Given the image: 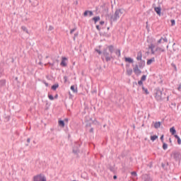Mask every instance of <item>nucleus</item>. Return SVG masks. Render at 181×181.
Returning <instances> with one entry per match:
<instances>
[{
    "label": "nucleus",
    "instance_id": "f257e3e1",
    "mask_svg": "<svg viewBox=\"0 0 181 181\" xmlns=\"http://www.w3.org/2000/svg\"><path fill=\"white\" fill-rule=\"evenodd\" d=\"M101 47H103V45H99L98 48H95V52H96L99 56H101L103 61H104L105 59V62L108 63L109 62H111V60H115V56L112 55V54L115 52V47L113 45H106L104 46L102 50Z\"/></svg>",
    "mask_w": 181,
    "mask_h": 181
},
{
    "label": "nucleus",
    "instance_id": "f03ea898",
    "mask_svg": "<svg viewBox=\"0 0 181 181\" xmlns=\"http://www.w3.org/2000/svg\"><path fill=\"white\" fill-rule=\"evenodd\" d=\"M146 66L145 60L141 59L139 61L138 64H136L133 68V71L136 76H141L142 74V69H144Z\"/></svg>",
    "mask_w": 181,
    "mask_h": 181
},
{
    "label": "nucleus",
    "instance_id": "7ed1b4c3",
    "mask_svg": "<svg viewBox=\"0 0 181 181\" xmlns=\"http://www.w3.org/2000/svg\"><path fill=\"white\" fill-rule=\"evenodd\" d=\"M152 8H153L154 11L158 16H163V14L162 13V7H160V5L156 6V4H153Z\"/></svg>",
    "mask_w": 181,
    "mask_h": 181
},
{
    "label": "nucleus",
    "instance_id": "20e7f679",
    "mask_svg": "<svg viewBox=\"0 0 181 181\" xmlns=\"http://www.w3.org/2000/svg\"><path fill=\"white\" fill-rule=\"evenodd\" d=\"M165 93L163 91H157L156 93V100H163L165 98Z\"/></svg>",
    "mask_w": 181,
    "mask_h": 181
},
{
    "label": "nucleus",
    "instance_id": "39448f33",
    "mask_svg": "<svg viewBox=\"0 0 181 181\" xmlns=\"http://www.w3.org/2000/svg\"><path fill=\"white\" fill-rule=\"evenodd\" d=\"M67 62H69V58H67V57H62L60 66L62 67H67Z\"/></svg>",
    "mask_w": 181,
    "mask_h": 181
},
{
    "label": "nucleus",
    "instance_id": "423d86ee",
    "mask_svg": "<svg viewBox=\"0 0 181 181\" xmlns=\"http://www.w3.org/2000/svg\"><path fill=\"white\" fill-rule=\"evenodd\" d=\"M6 90V80L2 79L0 81V91Z\"/></svg>",
    "mask_w": 181,
    "mask_h": 181
},
{
    "label": "nucleus",
    "instance_id": "0eeeda50",
    "mask_svg": "<svg viewBox=\"0 0 181 181\" xmlns=\"http://www.w3.org/2000/svg\"><path fill=\"white\" fill-rule=\"evenodd\" d=\"M119 18H120L119 13L116 8L114 16H111L110 19H112L113 22H117V21H118Z\"/></svg>",
    "mask_w": 181,
    "mask_h": 181
},
{
    "label": "nucleus",
    "instance_id": "6e6552de",
    "mask_svg": "<svg viewBox=\"0 0 181 181\" xmlns=\"http://www.w3.org/2000/svg\"><path fill=\"white\" fill-rule=\"evenodd\" d=\"M80 148V144L78 143H76L74 148H73V153L75 155H78L80 153V150L78 149Z\"/></svg>",
    "mask_w": 181,
    "mask_h": 181
},
{
    "label": "nucleus",
    "instance_id": "1a4fd4ad",
    "mask_svg": "<svg viewBox=\"0 0 181 181\" xmlns=\"http://www.w3.org/2000/svg\"><path fill=\"white\" fill-rule=\"evenodd\" d=\"M146 42L147 43H149L148 46H155L154 43L155 42H156V40L153 37H148Z\"/></svg>",
    "mask_w": 181,
    "mask_h": 181
},
{
    "label": "nucleus",
    "instance_id": "9d476101",
    "mask_svg": "<svg viewBox=\"0 0 181 181\" xmlns=\"http://www.w3.org/2000/svg\"><path fill=\"white\" fill-rule=\"evenodd\" d=\"M34 181H46V177L42 175L34 177Z\"/></svg>",
    "mask_w": 181,
    "mask_h": 181
},
{
    "label": "nucleus",
    "instance_id": "9b49d317",
    "mask_svg": "<svg viewBox=\"0 0 181 181\" xmlns=\"http://www.w3.org/2000/svg\"><path fill=\"white\" fill-rule=\"evenodd\" d=\"M94 16V13L93 12V11H90V10H86L83 13V16H84L85 18H87V16Z\"/></svg>",
    "mask_w": 181,
    "mask_h": 181
},
{
    "label": "nucleus",
    "instance_id": "f8f14e48",
    "mask_svg": "<svg viewBox=\"0 0 181 181\" xmlns=\"http://www.w3.org/2000/svg\"><path fill=\"white\" fill-rule=\"evenodd\" d=\"M90 21H92V22H94L95 25H97L98 22H100V21H101V17H100V16H96L92 18Z\"/></svg>",
    "mask_w": 181,
    "mask_h": 181
},
{
    "label": "nucleus",
    "instance_id": "ddd939ff",
    "mask_svg": "<svg viewBox=\"0 0 181 181\" xmlns=\"http://www.w3.org/2000/svg\"><path fill=\"white\" fill-rule=\"evenodd\" d=\"M124 59L126 63H129V64H134V59H132V57H124Z\"/></svg>",
    "mask_w": 181,
    "mask_h": 181
},
{
    "label": "nucleus",
    "instance_id": "4468645a",
    "mask_svg": "<svg viewBox=\"0 0 181 181\" xmlns=\"http://www.w3.org/2000/svg\"><path fill=\"white\" fill-rule=\"evenodd\" d=\"M174 159L176 160H180L181 158V155L180 152L175 151L173 153Z\"/></svg>",
    "mask_w": 181,
    "mask_h": 181
},
{
    "label": "nucleus",
    "instance_id": "2eb2a0df",
    "mask_svg": "<svg viewBox=\"0 0 181 181\" xmlns=\"http://www.w3.org/2000/svg\"><path fill=\"white\" fill-rule=\"evenodd\" d=\"M155 52H158V54L159 56H160V52L162 53H165V52H166V49L162 48V47H156V49H155Z\"/></svg>",
    "mask_w": 181,
    "mask_h": 181
},
{
    "label": "nucleus",
    "instance_id": "dca6fc26",
    "mask_svg": "<svg viewBox=\"0 0 181 181\" xmlns=\"http://www.w3.org/2000/svg\"><path fill=\"white\" fill-rule=\"evenodd\" d=\"M141 177L143 181H152V178H151V176H149V175L144 174L142 175Z\"/></svg>",
    "mask_w": 181,
    "mask_h": 181
},
{
    "label": "nucleus",
    "instance_id": "f3484780",
    "mask_svg": "<svg viewBox=\"0 0 181 181\" xmlns=\"http://www.w3.org/2000/svg\"><path fill=\"white\" fill-rule=\"evenodd\" d=\"M100 8H102L103 12H105L106 13H108V6H107V4L104 3L102 6H100Z\"/></svg>",
    "mask_w": 181,
    "mask_h": 181
},
{
    "label": "nucleus",
    "instance_id": "a211bd4d",
    "mask_svg": "<svg viewBox=\"0 0 181 181\" xmlns=\"http://www.w3.org/2000/svg\"><path fill=\"white\" fill-rule=\"evenodd\" d=\"M153 124H154L153 127L156 129H158V128H160V126L162 125V122H153Z\"/></svg>",
    "mask_w": 181,
    "mask_h": 181
},
{
    "label": "nucleus",
    "instance_id": "6ab92c4d",
    "mask_svg": "<svg viewBox=\"0 0 181 181\" xmlns=\"http://www.w3.org/2000/svg\"><path fill=\"white\" fill-rule=\"evenodd\" d=\"M51 59L52 60V63L54 64L57 63V66H59V63L60 62V60H59V57H51Z\"/></svg>",
    "mask_w": 181,
    "mask_h": 181
},
{
    "label": "nucleus",
    "instance_id": "aec40b11",
    "mask_svg": "<svg viewBox=\"0 0 181 181\" xmlns=\"http://www.w3.org/2000/svg\"><path fill=\"white\" fill-rule=\"evenodd\" d=\"M136 59L137 62H139L140 60H143L142 59V51H139L137 52V57Z\"/></svg>",
    "mask_w": 181,
    "mask_h": 181
},
{
    "label": "nucleus",
    "instance_id": "412c9836",
    "mask_svg": "<svg viewBox=\"0 0 181 181\" xmlns=\"http://www.w3.org/2000/svg\"><path fill=\"white\" fill-rule=\"evenodd\" d=\"M153 62H155V57L147 59L146 64L147 66H151Z\"/></svg>",
    "mask_w": 181,
    "mask_h": 181
},
{
    "label": "nucleus",
    "instance_id": "4be33fe9",
    "mask_svg": "<svg viewBox=\"0 0 181 181\" xmlns=\"http://www.w3.org/2000/svg\"><path fill=\"white\" fill-rule=\"evenodd\" d=\"M153 49H155V46L148 45V50H151V54H155V52H156V51L153 50Z\"/></svg>",
    "mask_w": 181,
    "mask_h": 181
},
{
    "label": "nucleus",
    "instance_id": "5701e85b",
    "mask_svg": "<svg viewBox=\"0 0 181 181\" xmlns=\"http://www.w3.org/2000/svg\"><path fill=\"white\" fill-rule=\"evenodd\" d=\"M57 88H59V84L58 83H55L54 85L52 86L51 89L53 91H56V90H57Z\"/></svg>",
    "mask_w": 181,
    "mask_h": 181
},
{
    "label": "nucleus",
    "instance_id": "b1692460",
    "mask_svg": "<svg viewBox=\"0 0 181 181\" xmlns=\"http://www.w3.org/2000/svg\"><path fill=\"white\" fill-rule=\"evenodd\" d=\"M126 73L127 74V76H132V69L131 68H127V71H126Z\"/></svg>",
    "mask_w": 181,
    "mask_h": 181
},
{
    "label": "nucleus",
    "instance_id": "393cba45",
    "mask_svg": "<svg viewBox=\"0 0 181 181\" xmlns=\"http://www.w3.org/2000/svg\"><path fill=\"white\" fill-rule=\"evenodd\" d=\"M170 132L172 134V135H176V129H175V127H173L170 129Z\"/></svg>",
    "mask_w": 181,
    "mask_h": 181
},
{
    "label": "nucleus",
    "instance_id": "a878e982",
    "mask_svg": "<svg viewBox=\"0 0 181 181\" xmlns=\"http://www.w3.org/2000/svg\"><path fill=\"white\" fill-rule=\"evenodd\" d=\"M117 10V12H119V15H124V13H125V9L124 8H116Z\"/></svg>",
    "mask_w": 181,
    "mask_h": 181
},
{
    "label": "nucleus",
    "instance_id": "bb28decb",
    "mask_svg": "<svg viewBox=\"0 0 181 181\" xmlns=\"http://www.w3.org/2000/svg\"><path fill=\"white\" fill-rule=\"evenodd\" d=\"M32 6H33L34 8H36V6H39V1L37 0H35V1L33 3H32Z\"/></svg>",
    "mask_w": 181,
    "mask_h": 181
},
{
    "label": "nucleus",
    "instance_id": "cd10ccee",
    "mask_svg": "<svg viewBox=\"0 0 181 181\" xmlns=\"http://www.w3.org/2000/svg\"><path fill=\"white\" fill-rule=\"evenodd\" d=\"M115 54L118 57H121V49H116V51L115 52Z\"/></svg>",
    "mask_w": 181,
    "mask_h": 181
},
{
    "label": "nucleus",
    "instance_id": "c85d7f7f",
    "mask_svg": "<svg viewBox=\"0 0 181 181\" xmlns=\"http://www.w3.org/2000/svg\"><path fill=\"white\" fill-rule=\"evenodd\" d=\"M71 91H77V85H72L70 88Z\"/></svg>",
    "mask_w": 181,
    "mask_h": 181
},
{
    "label": "nucleus",
    "instance_id": "c756f323",
    "mask_svg": "<svg viewBox=\"0 0 181 181\" xmlns=\"http://www.w3.org/2000/svg\"><path fill=\"white\" fill-rule=\"evenodd\" d=\"M175 138L176 139H177V144L178 145H181V139H180V137H179V136H177V134H175Z\"/></svg>",
    "mask_w": 181,
    "mask_h": 181
},
{
    "label": "nucleus",
    "instance_id": "7c9ffc66",
    "mask_svg": "<svg viewBox=\"0 0 181 181\" xmlns=\"http://www.w3.org/2000/svg\"><path fill=\"white\" fill-rule=\"evenodd\" d=\"M74 94H77V91H72V93L71 92H69V98H73Z\"/></svg>",
    "mask_w": 181,
    "mask_h": 181
},
{
    "label": "nucleus",
    "instance_id": "2f4dec72",
    "mask_svg": "<svg viewBox=\"0 0 181 181\" xmlns=\"http://www.w3.org/2000/svg\"><path fill=\"white\" fill-rule=\"evenodd\" d=\"M21 29L23 32H25V33H29V30H28V28H26V26L25 25L21 26Z\"/></svg>",
    "mask_w": 181,
    "mask_h": 181
},
{
    "label": "nucleus",
    "instance_id": "473e14b6",
    "mask_svg": "<svg viewBox=\"0 0 181 181\" xmlns=\"http://www.w3.org/2000/svg\"><path fill=\"white\" fill-rule=\"evenodd\" d=\"M59 125L60 127H62V128H64V120H59Z\"/></svg>",
    "mask_w": 181,
    "mask_h": 181
},
{
    "label": "nucleus",
    "instance_id": "72a5a7b5",
    "mask_svg": "<svg viewBox=\"0 0 181 181\" xmlns=\"http://www.w3.org/2000/svg\"><path fill=\"white\" fill-rule=\"evenodd\" d=\"M151 141H153H153H156V139H158V136H156V135L151 136Z\"/></svg>",
    "mask_w": 181,
    "mask_h": 181
},
{
    "label": "nucleus",
    "instance_id": "f704fd0d",
    "mask_svg": "<svg viewBox=\"0 0 181 181\" xmlns=\"http://www.w3.org/2000/svg\"><path fill=\"white\" fill-rule=\"evenodd\" d=\"M76 30H77V27L75 26L73 29H71L70 30V34L73 35V33H74V32H76Z\"/></svg>",
    "mask_w": 181,
    "mask_h": 181
},
{
    "label": "nucleus",
    "instance_id": "c9c22d12",
    "mask_svg": "<svg viewBox=\"0 0 181 181\" xmlns=\"http://www.w3.org/2000/svg\"><path fill=\"white\" fill-rule=\"evenodd\" d=\"M171 26H175L176 25V21L175 19L170 20Z\"/></svg>",
    "mask_w": 181,
    "mask_h": 181
},
{
    "label": "nucleus",
    "instance_id": "e433bc0d",
    "mask_svg": "<svg viewBox=\"0 0 181 181\" xmlns=\"http://www.w3.org/2000/svg\"><path fill=\"white\" fill-rule=\"evenodd\" d=\"M138 84H139V86H140V87H142L143 86H144V81H142V80H139V81H138Z\"/></svg>",
    "mask_w": 181,
    "mask_h": 181
},
{
    "label": "nucleus",
    "instance_id": "4c0bfd02",
    "mask_svg": "<svg viewBox=\"0 0 181 181\" xmlns=\"http://www.w3.org/2000/svg\"><path fill=\"white\" fill-rule=\"evenodd\" d=\"M172 67H173L175 71H177V67L176 66V64H175L174 63L171 64Z\"/></svg>",
    "mask_w": 181,
    "mask_h": 181
},
{
    "label": "nucleus",
    "instance_id": "58836bf2",
    "mask_svg": "<svg viewBox=\"0 0 181 181\" xmlns=\"http://www.w3.org/2000/svg\"><path fill=\"white\" fill-rule=\"evenodd\" d=\"M142 81H146V75H143L141 77V79Z\"/></svg>",
    "mask_w": 181,
    "mask_h": 181
},
{
    "label": "nucleus",
    "instance_id": "ea45409f",
    "mask_svg": "<svg viewBox=\"0 0 181 181\" xmlns=\"http://www.w3.org/2000/svg\"><path fill=\"white\" fill-rule=\"evenodd\" d=\"M48 98L52 101H53V100H54V97H53V95H51L50 93L48 94Z\"/></svg>",
    "mask_w": 181,
    "mask_h": 181
},
{
    "label": "nucleus",
    "instance_id": "a19ab883",
    "mask_svg": "<svg viewBox=\"0 0 181 181\" xmlns=\"http://www.w3.org/2000/svg\"><path fill=\"white\" fill-rule=\"evenodd\" d=\"M4 76V69L0 67V78Z\"/></svg>",
    "mask_w": 181,
    "mask_h": 181
},
{
    "label": "nucleus",
    "instance_id": "79ce46f5",
    "mask_svg": "<svg viewBox=\"0 0 181 181\" xmlns=\"http://www.w3.org/2000/svg\"><path fill=\"white\" fill-rule=\"evenodd\" d=\"M109 170L110 172H115V168L114 166H110Z\"/></svg>",
    "mask_w": 181,
    "mask_h": 181
},
{
    "label": "nucleus",
    "instance_id": "37998d69",
    "mask_svg": "<svg viewBox=\"0 0 181 181\" xmlns=\"http://www.w3.org/2000/svg\"><path fill=\"white\" fill-rule=\"evenodd\" d=\"M163 148L164 149V151H166V149H168V144L166 143H163Z\"/></svg>",
    "mask_w": 181,
    "mask_h": 181
},
{
    "label": "nucleus",
    "instance_id": "c03bdc74",
    "mask_svg": "<svg viewBox=\"0 0 181 181\" xmlns=\"http://www.w3.org/2000/svg\"><path fill=\"white\" fill-rule=\"evenodd\" d=\"M13 81H16V83H19L18 76H13Z\"/></svg>",
    "mask_w": 181,
    "mask_h": 181
},
{
    "label": "nucleus",
    "instance_id": "a18cd8bd",
    "mask_svg": "<svg viewBox=\"0 0 181 181\" xmlns=\"http://www.w3.org/2000/svg\"><path fill=\"white\" fill-rule=\"evenodd\" d=\"M151 12H153V11L152 10V8H150L146 11L147 15H151Z\"/></svg>",
    "mask_w": 181,
    "mask_h": 181
},
{
    "label": "nucleus",
    "instance_id": "49530a36",
    "mask_svg": "<svg viewBox=\"0 0 181 181\" xmlns=\"http://www.w3.org/2000/svg\"><path fill=\"white\" fill-rule=\"evenodd\" d=\"M159 84H163V80L162 79V76H160V81H158Z\"/></svg>",
    "mask_w": 181,
    "mask_h": 181
},
{
    "label": "nucleus",
    "instance_id": "de8ad7c7",
    "mask_svg": "<svg viewBox=\"0 0 181 181\" xmlns=\"http://www.w3.org/2000/svg\"><path fill=\"white\" fill-rule=\"evenodd\" d=\"M163 39V37H161L160 39H159V40L157 41L158 45H160V43H162Z\"/></svg>",
    "mask_w": 181,
    "mask_h": 181
},
{
    "label": "nucleus",
    "instance_id": "09e8293b",
    "mask_svg": "<svg viewBox=\"0 0 181 181\" xmlns=\"http://www.w3.org/2000/svg\"><path fill=\"white\" fill-rule=\"evenodd\" d=\"M95 28L97 29V30H98V32H100V30H101V27H100V25H96Z\"/></svg>",
    "mask_w": 181,
    "mask_h": 181
},
{
    "label": "nucleus",
    "instance_id": "8fccbe9b",
    "mask_svg": "<svg viewBox=\"0 0 181 181\" xmlns=\"http://www.w3.org/2000/svg\"><path fill=\"white\" fill-rule=\"evenodd\" d=\"M78 36V32H76L75 34H74V36L73 37V40H76V37H77Z\"/></svg>",
    "mask_w": 181,
    "mask_h": 181
},
{
    "label": "nucleus",
    "instance_id": "3c124183",
    "mask_svg": "<svg viewBox=\"0 0 181 181\" xmlns=\"http://www.w3.org/2000/svg\"><path fill=\"white\" fill-rule=\"evenodd\" d=\"M54 29V27H53L52 25H49L48 28V30L52 31Z\"/></svg>",
    "mask_w": 181,
    "mask_h": 181
},
{
    "label": "nucleus",
    "instance_id": "603ef678",
    "mask_svg": "<svg viewBox=\"0 0 181 181\" xmlns=\"http://www.w3.org/2000/svg\"><path fill=\"white\" fill-rule=\"evenodd\" d=\"M99 23H100V26H103V25H104V24L105 23V21H100L99 22Z\"/></svg>",
    "mask_w": 181,
    "mask_h": 181
},
{
    "label": "nucleus",
    "instance_id": "864d4df0",
    "mask_svg": "<svg viewBox=\"0 0 181 181\" xmlns=\"http://www.w3.org/2000/svg\"><path fill=\"white\" fill-rule=\"evenodd\" d=\"M64 83H67V80H69V77L67 76H64Z\"/></svg>",
    "mask_w": 181,
    "mask_h": 181
},
{
    "label": "nucleus",
    "instance_id": "5fc2aeb1",
    "mask_svg": "<svg viewBox=\"0 0 181 181\" xmlns=\"http://www.w3.org/2000/svg\"><path fill=\"white\" fill-rule=\"evenodd\" d=\"M177 90H178V91H181V83L178 85Z\"/></svg>",
    "mask_w": 181,
    "mask_h": 181
},
{
    "label": "nucleus",
    "instance_id": "6e6d98bb",
    "mask_svg": "<svg viewBox=\"0 0 181 181\" xmlns=\"http://www.w3.org/2000/svg\"><path fill=\"white\" fill-rule=\"evenodd\" d=\"M163 42H165V43H168V38L166 37H163Z\"/></svg>",
    "mask_w": 181,
    "mask_h": 181
},
{
    "label": "nucleus",
    "instance_id": "4d7b16f0",
    "mask_svg": "<svg viewBox=\"0 0 181 181\" xmlns=\"http://www.w3.org/2000/svg\"><path fill=\"white\" fill-rule=\"evenodd\" d=\"M95 12L96 13V15H98V6L95 7Z\"/></svg>",
    "mask_w": 181,
    "mask_h": 181
},
{
    "label": "nucleus",
    "instance_id": "13d9d810",
    "mask_svg": "<svg viewBox=\"0 0 181 181\" xmlns=\"http://www.w3.org/2000/svg\"><path fill=\"white\" fill-rule=\"evenodd\" d=\"M132 176H137L136 172H135V171L132 172Z\"/></svg>",
    "mask_w": 181,
    "mask_h": 181
},
{
    "label": "nucleus",
    "instance_id": "bf43d9fd",
    "mask_svg": "<svg viewBox=\"0 0 181 181\" xmlns=\"http://www.w3.org/2000/svg\"><path fill=\"white\" fill-rule=\"evenodd\" d=\"M143 91H148V88H145V87H144V85L141 86Z\"/></svg>",
    "mask_w": 181,
    "mask_h": 181
},
{
    "label": "nucleus",
    "instance_id": "052dcab7",
    "mask_svg": "<svg viewBox=\"0 0 181 181\" xmlns=\"http://www.w3.org/2000/svg\"><path fill=\"white\" fill-rule=\"evenodd\" d=\"M42 83H44V84H45L46 87H49V83H47L46 82V81H43Z\"/></svg>",
    "mask_w": 181,
    "mask_h": 181
},
{
    "label": "nucleus",
    "instance_id": "680f3d73",
    "mask_svg": "<svg viewBox=\"0 0 181 181\" xmlns=\"http://www.w3.org/2000/svg\"><path fill=\"white\" fill-rule=\"evenodd\" d=\"M49 66H52V67H53L54 66V62L51 63V62H48Z\"/></svg>",
    "mask_w": 181,
    "mask_h": 181
},
{
    "label": "nucleus",
    "instance_id": "e2e57ef3",
    "mask_svg": "<svg viewBox=\"0 0 181 181\" xmlns=\"http://www.w3.org/2000/svg\"><path fill=\"white\" fill-rule=\"evenodd\" d=\"M146 29L148 30V32H149V29H150L149 25H146Z\"/></svg>",
    "mask_w": 181,
    "mask_h": 181
},
{
    "label": "nucleus",
    "instance_id": "0e129e2a",
    "mask_svg": "<svg viewBox=\"0 0 181 181\" xmlns=\"http://www.w3.org/2000/svg\"><path fill=\"white\" fill-rule=\"evenodd\" d=\"M129 66H130L129 63L126 64V68L127 69H129Z\"/></svg>",
    "mask_w": 181,
    "mask_h": 181
},
{
    "label": "nucleus",
    "instance_id": "69168bd1",
    "mask_svg": "<svg viewBox=\"0 0 181 181\" xmlns=\"http://www.w3.org/2000/svg\"><path fill=\"white\" fill-rule=\"evenodd\" d=\"M89 132H94V128H91Z\"/></svg>",
    "mask_w": 181,
    "mask_h": 181
},
{
    "label": "nucleus",
    "instance_id": "338daca9",
    "mask_svg": "<svg viewBox=\"0 0 181 181\" xmlns=\"http://www.w3.org/2000/svg\"><path fill=\"white\" fill-rule=\"evenodd\" d=\"M160 140L162 141V142H163V135L160 136Z\"/></svg>",
    "mask_w": 181,
    "mask_h": 181
},
{
    "label": "nucleus",
    "instance_id": "774afa93",
    "mask_svg": "<svg viewBox=\"0 0 181 181\" xmlns=\"http://www.w3.org/2000/svg\"><path fill=\"white\" fill-rule=\"evenodd\" d=\"M27 142H28V144L30 143V138H28V139H27Z\"/></svg>",
    "mask_w": 181,
    "mask_h": 181
}]
</instances>
